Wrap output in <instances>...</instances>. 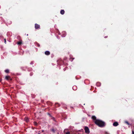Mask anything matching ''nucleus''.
Instances as JSON below:
<instances>
[{"label": "nucleus", "instance_id": "obj_1", "mask_svg": "<svg viewBox=\"0 0 134 134\" xmlns=\"http://www.w3.org/2000/svg\"><path fill=\"white\" fill-rule=\"evenodd\" d=\"M92 118L93 120H95V123L99 126L103 127L104 126V122L100 120L96 119V117L95 116H92Z\"/></svg>", "mask_w": 134, "mask_h": 134}, {"label": "nucleus", "instance_id": "obj_2", "mask_svg": "<svg viewBox=\"0 0 134 134\" xmlns=\"http://www.w3.org/2000/svg\"><path fill=\"white\" fill-rule=\"evenodd\" d=\"M84 129L85 131V132L86 133L89 134L90 133V131L88 127L87 126H85Z\"/></svg>", "mask_w": 134, "mask_h": 134}, {"label": "nucleus", "instance_id": "obj_3", "mask_svg": "<svg viewBox=\"0 0 134 134\" xmlns=\"http://www.w3.org/2000/svg\"><path fill=\"white\" fill-rule=\"evenodd\" d=\"M40 25L37 24H35V28L36 29H38L40 28Z\"/></svg>", "mask_w": 134, "mask_h": 134}, {"label": "nucleus", "instance_id": "obj_4", "mask_svg": "<svg viewBox=\"0 0 134 134\" xmlns=\"http://www.w3.org/2000/svg\"><path fill=\"white\" fill-rule=\"evenodd\" d=\"M5 79L7 80H12V79L9 76H7L5 77Z\"/></svg>", "mask_w": 134, "mask_h": 134}, {"label": "nucleus", "instance_id": "obj_5", "mask_svg": "<svg viewBox=\"0 0 134 134\" xmlns=\"http://www.w3.org/2000/svg\"><path fill=\"white\" fill-rule=\"evenodd\" d=\"M44 53L45 55H49L50 54V52L48 51H45L44 52Z\"/></svg>", "mask_w": 134, "mask_h": 134}, {"label": "nucleus", "instance_id": "obj_6", "mask_svg": "<svg viewBox=\"0 0 134 134\" xmlns=\"http://www.w3.org/2000/svg\"><path fill=\"white\" fill-rule=\"evenodd\" d=\"M118 123L117 122H115L113 123V125L114 126H116L118 125Z\"/></svg>", "mask_w": 134, "mask_h": 134}, {"label": "nucleus", "instance_id": "obj_7", "mask_svg": "<svg viewBox=\"0 0 134 134\" xmlns=\"http://www.w3.org/2000/svg\"><path fill=\"white\" fill-rule=\"evenodd\" d=\"M65 13V11L64 10H61L60 12V13L62 14L63 15Z\"/></svg>", "mask_w": 134, "mask_h": 134}, {"label": "nucleus", "instance_id": "obj_8", "mask_svg": "<svg viewBox=\"0 0 134 134\" xmlns=\"http://www.w3.org/2000/svg\"><path fill=\"white\" fill-rule=\"evenodd\" d=\"M22 43V40L20 41H18L17 42V44L19 45H20Z\"/></svg>", "mask_w": 134, "mask_h": 134}, {"label": "nucleus", "instance_id": "obj_9", "mask_svg": "<svg viewBox=\"0 0 134 134\" xmlns=\"http://www.w3.org/2000/svg\"><path fill=\"white\" fill-rule=\"evenodd\" d=\"M72 88H73V90H76L77 88L76 86L75 85Z\"/></svg>", "mask_w": 134, "mask_h": 134}, {"label": "nucleus", "instance_id": "obj_10", "mask_svg": "<svg viewBox=\"0 0 134 134\" xmlns=\"http://www.w3.org/2000/svg\"><path fill=\"white\" fill-rule=\"evenodd\" d=\"M24 120L25 121L27 122H28L29 121L28 118H25L24 119Z\"/></svg>", "mask_w": 134, "mask_h": 134}, {"label": "nucleus", "instance_id": "obj_11", "mask_svg": "<svg viewBox=\"0 0 134 134\" xmlns=\"http://www.w3.org/2000/svg\"><path fill=\"white\" fill-rule=\"evenodd\" d=\"M5 71L6 73H8L9 72V70L8 69H6Z\"/></svg>", "mask_w": 134, "mask_h": 134}, {"label": "nucleus", "instance_id": "obj_12", "mask_svg": "<svg viewBox=\"0 0 134 134\" xmlns=\"http://www.w3.org/2000/svg\"><path fill=\"white\" fill-rule=\"evenodd\" d=\"M34 125H37V123L36 122H34Z\"/></svg>", "mask_w": 134, "mask_h": 134}, {"label": "nucleus", "instance_id": "obj_13", "mask_svg": "<svg viewBox=\"0 0 134 134\" xmlns=\"http://www.w3.org/2000/svg\"><path fill=\"white\" fill-rule=\"evenodd\" d=\"M125 123H126L128 125H130V124L129 123V122L127 121H125Z\"/></svg>", "mask_w": 134, "mask_h": 134}, {"label": "nucleus", "instance_id": "obj_14", "mask_svg": "<svg viewBox=\"0 0 134 134\" xmlns=\"http://www.w3.org/2000/svg\"><path fill=\"white\" fill-rule=\"evenodd\" d=\"M70 132L69 131H67L65 133V134H70Z\"/></svg>", "mask_w": 134, "mask_h": 134}, {"label": "nucleus", "instance_id": "obj_15", "mask_svg": "<svg viewBox=\"0 0 134 134\" xmlns=\"http://www.w3.org/2000/svg\"><path fill=\"white\" fill-rule=\"evenodd\" d=\"M37 46L38 47H40V44L38 43L37 44Z\"/></svg>", "mask_w": 134, "mask_h": 134}, {"label": "nucleus", "instance_id": "obj_16", "mask_svg": "<svg viewBox=\"0 0 134 134\" xmlns=\"http://www.w3.org/2000/svg\"><path fill=\"white\" fill-rule=\"evenodd\" d=\"M4 41H5V43H6V41L5 39H4Z\"/></svg>", "mask_w": 134, "mask_h": 134}, {"label": "nucleus", "instance_id": "obj_17", "mask_svg": "<svg viewBox=\"0 0 134 134\" xmlns=\"http://www.w3.org/2000/svg\"><path fill=\"white\" fill-rule=\"evenodd\" d=\"M132 134H134V132L133 131H132Z\"/></svg>", "mask_w": 134, "mask_h": 134}, {"label": "nucleus", "instance_id": "obj_18", "mask_svg": "<svg viewBox=\"0 0 134 134\" xmlns=\"http://www.w3.org/2000/svg\"><path fill=\"white\" fill-rule=\"evenodd\" d=\"M107 36H105V38H107Z\"/></svg>", "mask_w": 134, "mask_h": 134}, {"label": "nucleus", "instance_id": "obj_19", "mask_svg": "<svg viewBox=\"0 0 134 134\" xmlns=\"http://www.w3.org/2000/svg\"><path fill=\"white\" fill-rule=\"evenodd\" d=\"M44 130H42V132H44Z\"/></svg>", "mask_w": 134, "mask_h": 134}, {"label": "nucleus", "instance_id": "obj_20", "mask_svg": "<svg viewBox=\"0 0 134 134\" xmlns=\"http://www.w3.org/2000/svg\"><path fill=\"white\" fill-rule=\"evenodd\" d=\"M38 134H40V133H38Z\"/></svg>", "mask_w": 134, "mask_h": 134}, {"label": "nucleus", "instance_id": "obj_21", "mask_svg": "<svg viewBox=\"0 0 134 134\" xmlns=\"http://www.w3.org/2000/svg\"><path fill=\"white\" fill-rule=\"evenodd\" d=\"M20 37L19 36L18 37Z\"/></svg>", "mask_w": 134, "mask_h": 134}]
</instances>
